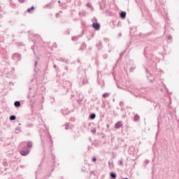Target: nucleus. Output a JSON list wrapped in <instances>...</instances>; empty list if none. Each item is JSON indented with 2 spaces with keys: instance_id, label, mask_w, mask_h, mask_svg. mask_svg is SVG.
I'll list each match as a JSON object with an SVG mask.
<instances>
[{
  "instance_id": "f257e3e1",
  "label": "nucleus",
  "mask_w": 179,
  "mask_h": 179,
  "mask_svg": "<svg viewBox=\"0 0 179 179\" xmlns=\"http://www.w3.org/2000/svg\"><path fill=\"white\" fill-rule=\"evenodd\" d=\"M24 144L27 145V147L24 148L23 156L29 155L30 149L33 147V143L31 141L24 142Z\"/></svg>"
},
{
  "instance_id": "f03ea898",
  "label": "nucleus",
  "mask_w": 179,
  "mask_h": 179,
  "mask_svg": "<svg viewBox=\"0 0 179 179\" xmlns=\"http://www.w3.org/2000/svg\"><path fill=\"white\" fill-rule=\"evenodd\" d=\"M12 59H13V61H20V59H22V55L19 53H14L12 55Z\"/></svg>"
},
{
  "instance_id": "7ed1b4c3",
  "label": "nucleus",
  "mask_w": 179,
  "mask_h": 179,
  "mask_svg": "<svg viewBox=\"0 0 179 179\" xmlns=\"http://www.w3.org/2000/svg\"><path fill=\"white\" fill-rule=\"evenodd\" d=\"M92 28L94 29L96 31H99L100 29V24L98 22L92 23Z\"/></svg>"
},
{
  "instance_id": "20e7f679",
  "label": "nucleus",
  "mask_w": 179,
  "mask_h": 179,
  "mask_svg": "<svg viewBox=\"0 0 179 179\" xmlns=\"http://www.w3.org/2000/svg\"><path fill=\"white\" fill-rule=\"evenodd\" d=\"M14 106L15 108H20L22 107V103H20V101H15L14 102Z\"/></svg>"
},
{
  "instance_id": "39448f33",
  "label": "nucleus",
  "mask_w": 179,
  "mask_h": 179,
  "mask_svg": "<svg viewBox=\"0 0 179 179\" xmlns=\"http://www.w3.org/2000/svg\"><path fill=\"white\" fill-rule=\"evenodd\" d=\"M13 73H15V68L13 67L10 72L7 73V78H12V75H13Z\"/></svg>"
},
{
  "instance_id": "423d86ee",
  "label": "nucleus",
  "mask_w": 179,
  "mask_h": 179,
  "mask_svg": "<svg viewBox=\"0 0 179 179\" xmlns=\"http://www.w3.org/2000/svg\"><path fill=\"white\" fill-rule=\"evenodd\" d=\"M9 3L10 6L13 7V8H17V4L15 3V2L13 1V0H9Z\"/></svg>"
},
{
  "instance_id": "0eeeda50",
  "label": "nucleus",
  "mask_w": 179,
  "mask_h": 179,
  "mask_svg": "<svg viewBox=\"0 0 179 179\" xmlns=\"http://www.w3.org/2000/svg\"><path fill=\"white\" fill-rule=\"evenodd\" d=\"M122 127V125L121 122H117L115 124V128L116 129H120Z\"/></svg>"
},
{
  "instance_id": "6e6552de",
  "label": "nucleus",
  "mask_w": 179,
  "mask_h": 179,
  "mask_svg": "<svg viewBox=\"0 0 179 179\" xmlns=\"http://www.w3.org/2000/svg\"><path fill=\"white\" fill-rule=\"evenodd\" d=\"M126 15H127V13H126L125 11H122V12L120 13V17H121L122 19H125V18H126Z\"/></svg>"
},
{
  "instance_id": "1a4fd4ad",
  "label": "nucleus",
  "mask_w": 179,
  "mask_h": 179,
  "mask_svg": "<svg viewBox=\"0 0 179 179\" xmlns=\"http://www.w3.org/2000/svg\"><path fill=\"white\" fill-rule=\"evenodd\" d=\"M110 176L111 179H116L117 177L116 173L114 172H110Z\"/></svg>"
},
{
  "instance_id": "9d476101",
  "label": "nucleus",
  "mask_w": 179,
  "mask_h": 179,
  "mask_svg": "<svg viewBox=\"0 0 179 179\" xmlns=\"http://www.w3.org/2000/svg\"><path fill=\"white\" fill-rule=\"evenodd\" d=\"M34 10V6H31V8L27 10V12L29 13H33Z\"/></svg>"
},
{
  "instance_id": "9b49d317",
  "label": "nucleus",
  "mask_w": 179,
  "mask_h": 179,
  "mask_svg": "<svg viewBox=\"0 0 179 179\" xmlns=\"http://www.w3.org/2000/svg\"><path fill=\"white\" fill-rule=\"evenodd\" d=\"M15 120H16V115H11L10 116V121H15Z\"/></svg>"
},
{
  "instance_id": "f8f14e48",
  "label": "nucleus",
  "mask_w": 179,
  "mask_h": 179,
  "mask_svg": "<svg viewBox=\"0 0 179 179\" xmlns=\"http://www.w3.org/2000/svg\"><path fill=\"white\" fill-rule=\"evenodd\" d=\"M22 132V129H20V127H17L15 129V134H20Z\"/></svg>"
},
{
  "instance_id": "ddd939ff",
  "label": "nucleus",
  "mask_w": 179,
  "mask_h": 179,
  "mask_svg": "<svg viewBox=\"0 0 179 179\" xmlns=\"http://www.w3.org/2000/svg\"><path fill=\"white\" fill-rule=\"evenodd\" d=\"M95 117H96L95 113H92V114L90 115V118L91 120H94Z\"/></svg>"
},
{
  "instance_id": "4468645a",
  "label": "nucleus",
  "mask_w": 179,
  "mask_h": 179,
  "mask_svg": "<svg viewBox=\"0 0 179 179\" xmlns=\"http://www.w3.org/2000/svg\"><path fill=\"white\" fill-rule=\"evenodd\" d=\"M140 119V117L138 116V115H135L134 116V121L136 122Z\"/></svg>"
},
{
  "instance_id": "2eb2a0df",
  "label": "nucleus",
  "mask_w": 179,
  "mask_h": 179,
  "mask_svg": "<svg viewBox=\"0 0 179 179\" xmlns=\"http://www.w3.org/2000/svg\"><path fill=\"white\" fill-rule=\"evenodd\" d=\"M3 166H4V167H6V166H8V162L6 161H3Z\"/></svg>"
},
{
  "instance_id": "dca6fc26",
  "label": "nucleus",
  "mask_w": 179,
  "mask_h": 179,
  "mask_svg": "<svg viewBox=\"0 0 179 179\" xmlns=\"http://www.w3.org/2000/svg\"><path fill=\"white\" fill-rule=\"evenodd\" d=\"M109 96V94L108 93H104L103 94V98H106V97H108Z\"/></svg>"
},
{
  "instance_id": "f3484780",
  "label": "nucleus",
  "mask_w": 179,
  "mask_h": 179,
  "mask_svg": "<svg viewBox=\"0 0 179 179\" xmlns=\"http://www.w3.org/2000/svg\"><path fill=\"white\" fill-rule=\"evenodd\" d=\"M51 6H52V3H49L45 6V7H51Z\"/></svg>"
},
{
  "instance_id": "a211bd4d",
  "label": "nucleus",
  "mask_w": 179,
  "mask_h": 179,
  "mask_svg": "<svg viewBox=\"0 0 179 179\" xmlns=\"http://www.w3.org/2000/svg\"><path fill=\"white\" fill-rule=\"evenodd\" d=\"M167 39L169 41H171L172 40V36L171 35H169L168 37H167Z\"/></svg>"
},
{
  "instance_id": "6ab92c4d",
  "label": "nucleus",
  "mask_w": 179,
  "mask_h": 179,
  "mask_svg": "<svg viewBox=\"0 0 179 179\" xmlns=\"http://www.w3.org/2000/svg\"><path fill=\"white\" fill-rule=\"evenodd\" d=\"M64 127H65V129L66 130H68L69 129V124H64Z\"/></svg>"
},
{
  "instance_id": "aec40b11",
  "label": "nucleus",
  "mask_w": 179,
  "mask_h": 179,
  "mask_svg": "<svg viewBox=\"0 0 179 179\" xmlns=\"http://www.w3.org/2000/svg\"><path fill=\"white\" fill-rule=\"evenodd\" d=\"M91 132H92L93 134H96V129H94L91 130Z\"/></svg>"
},
{
  "instance_id": "412c9836",
  "label": "nucleus",
  "mask_w": 179,
  "mask_h": 179,
  "mask_svg": "<svg viewBox=\"0 0 179 179\" xmlns=\"http://www.w3.org/2000/svg\"><path fill=\"white\" fill-rule=\"evenodd\" d=\"M83 84L87 83V79H84L83 81Z\"/></svg>"
},
{
  "instance_id": "4be33fe9",
  "label": "nucleus",
  "mask_w": 179,
  "mask_h": 179,
  "mask_svg": "<svg viewBox=\"0 0 179 179\" xmlns=\"http://www.w3.org/2000/svg\"><path fill=\"white\" fill-rule=\"evenodd\" d=\"M20 153L21 156H23V150H21Z\"/></svg>"
},
{
  "instance_id": "5701e85b",
  "label": "nucleus",
  "mask_w": 179,
  "mask_h": 179,
  "mask_svg": "<svg viewBox=\"0 0 179 179\" xmlns=\"http://www.w3.org/2000/svg\"><path fill=\"white\" fill-rule=\"evenodd\" d=\"M96 158L94 157L92 158V162H96Z\"/></svg>"
},
{
  "instance_id": "b1692460",
  "label": "nucleus",
  "mask_w": 179,
  "mask_h": 179,
  "mask_svg": "<svg viewBox=\"0 0 179 179\" xmlns=\"http://www.w3.org/2000/svg\"><path fill=\"white\" fill-rule=\"evenodd\" d=\"M76 36H73V37H72V41H75V40H76Z\"/></svg>"
},
{
  "instance_id": "393cba45",
  "label": "nucleus",
  "mask_w": 179,
  "mask_h": 179,
  "mask_svg": "<svg viewBox=\"0 0 179 179\" xmlns=\"http://www.w3.org/2000/svg\"><path fill=\"white\" fill-rule=\"evenodd\" d=\"M20 3H23V0H18Z\"/></svg>"
},
{
  "instance_id": "a878e982",
  "label": "nucleus",
  "mask_w": 179,
  "mask_h": 179,
  "mask_svg": "<svg viewBox=\"0 0 179 179\" xmlns=\"http://www.w3.org/2000/svg\"><path fill=\"white\" fill-rule=\"evenodd\" d=\"M59 13H56V17H59Z\"/></svg>"
},
{
  "instance_id": "bb28decb",
  "label": "nucleus",
  "mask_w": 179,
  "mask_h": 179,
  "mask_svg": "<svg viewBox=\"0 0 179 179\" xmlns=\"http://www.w3.org/2000/svg\"><path fill=\"white\" fill-rule=\"evenodd\" d=\"M36 66H37V61L35 62L34 67H36Z\"/></svg>"
},
{
  "instance_id": "cd10ccee",
  "label": "nucleus",
  "mask_w": 179,
  "mask_h": 179,
  "mask_svg": "<svg viewBox=\"0 0 179 179\" xmlns=\"http://www.w3.org/2000/svg\"><path fill=\"white\" fill-rule=\"evenodd\" d=\"M148 162H149V161H148V160H147V159L145 161V163L146 164H148Z\"/></svg>"
},
{
  "instance_id": "c85d7f7f",
  "label": "nucleus",
  "mask_w": 179,
  "mask_h": 179,
  "mask_svg": "<svg viewBox=\"0 0 179 179\" xmlns=\"http://www.w3.org/2000/svg\"><path fill=\"white\" fill-rule=\"evenodd\" d=\"M33 127V124H29V127Z\"/></svg>"
},
{
  "instance_id": "c756f323",
  "label": "nucleus",
  "mask_w": 179,
  "mask_h": 179,
  "mask_svg": "<svg viewBox=\"0 0 179 179\" xmlns=\"http://www.w3.org/2000/svg\"><path fill=\"white\" fill-rule=\"evenodd\" d=\"M55 68H57V65L56 64L54 65V69H55Z\"/></svg>"
},
{
  "instance_id": "7c9ffc66",
  "label": "nucleus",
  "mask_w": 179,
  "mask_h": 179,
  "mask_svg": "<svg viewBox=\"0 0 179 179\" xmlns=\"http://www.w3.org/2000/svg\"><path fill=\"white\" fill-rule=\"evenodd\" d=\"M65 70H66V71L68 70V67H67V66L65 67Z\"/></svg>"
},
{
  "instance_id": "2f4dec72",
  "label": "nucleus",
  "mask_w": 179,
  "mask_h": 179,
  "mask_svg": "<svg viewBox=\"0 0 179 179\" xmlns=\"http://www.w3.org/2000/svg\"><path fill=\"white\" fill-rule=\"evenodd\" d=\"M120 164L122 165V161H120Z\"/></svg>"
},
{
  "instance_id": "473e14b6",
  "label": "nucleus",
  "mask_w": 179,
  "mask_h": 179,
  "mask_svg": "<svg viewBox=\"0 0 179 179\" xmlns=\"http://www.w3.org/2000/svg\"><path fill=\"white\" fill-rule=\"evenodd\" d=\"M130 71H133V69H132V68H131V69H130Z\"/></svg>"
},
{
  "instance_id": "72a5a7b5",
  "label": "nucleus",
  "mask_w": 179,
  "mask_h": 179,
  "mask_svg": "<svg viewBox=\"0 0 179 179\" xmlns=\"http://www.w3.org/2000/svg\"><path fill=\"white\" fill-rule=\"evenodd\" d=\"M123 179H129L128 178H123Z\"/></svg>"
},
{
  "instance_id": "f704fd0d",
  "label": "nucleus",
  "mask_w": 179,
  "mask_h": 179,
  "mask_svg": "<svg viewBox=\"0 0 179 179\" xmlns=\"http://www.w3.org/2000/svg\"><path fill=\"white\" fill-rule=\"evenodd\" d=\"M58 3H60V1H58Z\"/></svg>"
},
{
  "instance_id": "c9c22d12",
  "label": "nucleus",
  "mask_w": 179,
  "mask_h": 179,
  "mask_svg": "<svg viewBox=\"0 0 179 179\" xmlns=\"http://www.w3.org/2000/svg\"><path fill=\"white\" fill-rule=\"evenodd\" d=\"M19 125H22V124L19 123Z\"/></svg>"
},
{
  "instance_id": "e433bc0d",
  "label": "nucleus",
  "mask_w": 179,
  "mask_h": 179,
  "mask_svg": "<svg viewBox=\"0 0 179 179\" xmlns=\"http://www.w3.org/2000/svg\"><path fill=\"white\" fill-rule=\"evenodd\" d=\"M108 164H110V162H108Z\"/></svg>"
},
{
  "instance_id": "4c0bfd02",
  "label": "nucleus",
  "mask_w": 179,
  "mask_h": 179,
  "mask_svg": "<svg viewBox=\"0 0 179 179\" xmlns=\"http://www.w3.org/2000/svg\"><path fill=\"white\" fill-rule=\"evenodd\" d=\"M0 9H1V6H0Z\"/></svg>"
}]
</instances>
